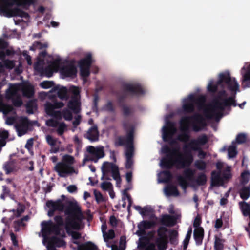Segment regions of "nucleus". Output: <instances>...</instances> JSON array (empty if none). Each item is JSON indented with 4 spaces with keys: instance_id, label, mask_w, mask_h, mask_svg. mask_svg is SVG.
Listing matches in <instances>:
<instances>
[{
    "instance_id": "12",
    "label": "nucleus",
    "mask_w": 250,
    "mask_h": 250,
    "mask_svg": "<svg viewBox=\"0 0 250 250\" xmlns=\"http://www.w3.org/2000/svg\"><path fill=\"white\" fill-rule=\"evenodd\" d=\"M208 139L206 134H203L196 139H192L188 145L184 146L183 150L196 151L201 148L202 146L205 145L208 142Z\"/></svg>"
},
{
    "instance_id": "61",
    "label": "nucleus",
    "mask_w": 250,
    "mask_h": 250,
    "mask_svg": "<svg viewBox=\"0 0 250 250\" xmlns=\"http://www.w3.org/2000/svg\"><path fill=\"white\" fill-rule=\"evenodd\" d=\"M101 188L105 191L110 190L112 189V185L109 182H104L101 184Z\"/></svg>"
},
{
    "instance_id": "54",
    "label": "nucleus",
    "mask_w": 250,
    "mask_h": 250,
    "mask_svg": "<svg viewBox=\"0 0 250 250\" xmlns=\"http://www.w3.org/2000/svg\"><path fill=\"white\" fill-rule=\"evenodd\" d=\"M162 174L164 176V178L162 180L163 182L167 183L169 182L172 177V175L171 172L169 170H165L162 172Z\"/></svg>"
},
{
    "instance_id": "38",
    "label": "nucleus",
    "mask_w": 250,
    "mask_h": 250,
    "mask_svg": "<svg viewBox=\"0 0 250 250\" xmlns=\"http://www.w3.org/2000/svg\"><path fill=\"white\" fill-rule=\"evenodd\" d=\"M114 164L111 162H104L102 165V172L103 174V176L102 179H104V177L105 176L106 173L109 172L110 170H111L113 167V166H115Z\"/></svg>"
},
{
    "instance_id": "56",
    "label": "nucleus",
    "mask_w": 250,
    "mask_h": 250,
    "mask_svg": "<svg viewBox=\"0 0 250 250\" xmlns=\"http://www.w3.org/2000/svg\"><path fill=\"white\" fill-rule=\"evenodd\" d=\"M228 152L229 158H234L237 154L236 147L234 146H229L228 148Z\"/></svg>"
},
{
    "instance_id": "23",
    "label": "nucleus",
    "mask_w": 250,
    "mask_h": 250,
    "mask_svg": "<svg viewBox=\"0 0 250 250\" xmlns=\"http://www.w3.org/2000/svg\"><path fill=\"white\" fill-rule=\"evenodd\" d=\"M68 108L75 113H78L80 110V103L78 98L75 96L73 97L67 104Z\"/></svg>"
},
{
    "instance_id": "41",
    "label": "nucleus",
    "mask_w": 250,
    "mask_h": 250,
    "mask_svg": "<svg viewBox=\"0 0 250 250\" xmlns=\"http://www.w3.org/2000/svg\"><path fill=\"white\" fill-rule=\"evenodd\" d=\"M27 112L29 114H33L34 109L37 108V102L36 100H31L27 102L26 105Z\"/></svg>"
},
{
    "instance_id": "59",
    "label": "nucleus",
    "mask_w": 250,
    "mask_h": 250,
    "mask_svg": "<svg viewBox=\"0 0 250 250\" xmlns=\"http://www.w3.org/2000/svg\"><path fill=\"white\" fill-rule=\"evenodd\" d=\"M56 98V96L53 97V101L54 102V103L52 104L53 107H54V109H59L63 107L64 105V103L62 102L57 101Z\"/></svg>"
},
{
    "instance_id": "27",
    "label": "nucleus",
    "mask_w": 250,
    "mask_h": 250,
    "mask_svg": "<svg viewBox=\"0 0 250 250\" xmlns=\"http://www.w3.org/2000/svg\"><path fill=\"white\" fill-rule=\"evenodd\" d=\"M239 205L243 216H248L250 220V204L245 201H241L239 203ZM248 225L250 227V222Z\"/></svg>"
},
{
    "instance_id": "58",
    "label": "nucleus",
    "mask_w": 250,
    "mask_h": 250,
    "mask_svg": "<svg viewBox=\"0 0 250 250\" xmlns=\"http://www.w3.org/2000/svg\"><path fill=\"white\" fill-rule=\"evenodd\" d=\"M58 128L57 130V133L59 135H62L63 134L64 130L65 128H66V124L62 122V123H59V125L57 126Z\"/></svg>"
},
{
    "instance_id": "45",
    "label": "nucleus",
    "mask_w": 250,
    "mask_h": 250,
    "mask_svg": "<svg viewBox=\"0 0 250 250\" xmlns=\"http://www.w3.org/2000/svg\"><path fill=\"white\" fill-rule=\"evenodd\" d=\"M18 208L16 209H13L12 211L14 212V215L16 217L21 216V214L24 212L25 208L24 205L19 203L18 204Z\"/></svg>"
},
{
    "instance_id": "35",
    "label": "nucleus",
    "mask_w": 250,
    "mask_h": 250,
    "mask_svg": "<svg viewBox=\"0 0 250 250\" xmlns=\"http://www.w3.org/2000/svg\"><path fill=\"white\" fill-rule=\"evenodd\" d=\"M225 240L215 235L214 237V250H223Z\"/></svg>"
},
{
    "instance_id": "10",
    "label": "nucleus",
    "mask_w": 250,
    "mask_h": 250,
    "mask_svg": "<svg viewBox=\"0 0 250 250\" xmlns=\"http://www.w3.org/2000/svg\"><path fill=\"white\" fill-rule=\"evenodd\" d=\"M162 150L167 156L162 159L161 166L164 168L170 169L174 166V160L173 157L179 153V147L177 146L170 148L168 146L165 145L162 147Z\"/></svg>"
},
{
    "instance_id": "28",
    "label": "nucleus",
    "mask_w": 250,
    "mask_h": 250,
    "mask_svg": "<svg viewBox=\"0 0 250 250\" xmlns=\"http://www.w3.org/2000/svg\"><path fill=\"white\" fill-rule=\"evenodd\" d=\"M34 68L36 70L39 71L42 75H44L47 77H50L53 75V69L49 65L43 68L42 67H40L39 63L37 62L35 64Z\"/></svg>"
},
{
    "instance_id": "26",
    "label": "nucleus",
    "mask_w": 250,
    "mask_h": 250,
    "mask_svg": "<svg viewBox=\"0 0 250 250\" xmlns=\"http://www.w3.org/2000/svg\"><path fill=\"white\" fill-rule=\"evenodd\" d=\"M160 222L162 224L166 226L170 227L175 224L176 219L173 216L164 214L162 215Z\"/></svg>"
},
{
    "instance_id": "13",
    "label": "nucleus",
    "mask_w": 250,
    "mask_h": 250,
    "mask_svg": "<svg viewBox=\"0 0 250 250\" xmlns=\"http://www.w3.org/2000/svg\"><path fill=\"white\" fill-rule=\"evenodd\" d=\"M80 74L83 78H86L90 75V68L92 63V55L87 54L86 56L78 61Z\"/></svg>"
},
{
    "instance_id": "20",
    "label": "nucleus",
    "mask_w": 250,
    "mask_h": 250,
    "mask_svg": "<svg viewBox=\"0 0 250 250\" xmlns=\"http://www.w3.org/2000/svg\"><path fill=\"white\" fill-rule=\"evenodd\" d=\"M45 112L48 115L53 117L58 120L62 118V112L60 111H55L54 107H53L52 103L47 102L44 105Z\"/></svg>"
},
{
    "instance_id": "57",
    "label": "nucleus",
    "mask_w": 250,
    "mask_h": 250,
    "mask_svg": "<svg viewBox=\"0 0 250 250\" xmlns=\"http://www.w3.org/2000/svg\"><path fill=\"white\" fill-rule=\"evenodd\" d=\"M247 136L243 133L238 134L236 137V141L238 144H241L246 142Z\"/></svg>"
},
{
    "instance_id": "17",
    "label": "nucleus",
    "mask_w": 250,
    "mask_h": 250,
    "mask_svg": "<svg viewBox=\"0 0 250 250\" xmlns=\"http://www.w3.org/2000/svg\"><path fill=\"white\" fill-rule=\"evenodd\" d=\"M176 131L175 124L173 122L167 121L166 126L163 128L162 137L164 141L167 140L168 138H171Z\"/></svg>"
},
{
    "instance_id": "5",
    "label": "nucleus",
    "mask_w": 250,
    "mask_h": 250,
    "mask_svg": "<svg viewBox=\"0 0 250 250\" xmlns=\"http://www.w3.org/2000/svg\"><path fill=\"white\" fill-rule=\"evenodd\" d=\"M55 223L51 220L43 221L41 223L42 236L44 239H47L48 236L54 234L62 237H65L64 231L61 233V227L65 226L62 217L61 215H56L54 218Z\"/></svg>"
},
{
    "instance_id": "31",
    "label": "nucleus",
    "mask_w": 250,
    "mask_h": 250,
    "mask_svg": "<svg viewBox=\"0 0 250 250\" xmlns=\"http://www.w3.org/2000/svg\"><path fill=\"white\" fill-rule=\"evenodd\" d=\"M54 91H57V96L61 100H67L68 98L67 96V89L65 87L59 88L56 86L53 88Z\"/></svg>"
},
{
    "instance_id": "2",
    "label": "nucleus",
    "mask_w": 250,
    "mask_h": 250,
    "mask_svg": "<svg viewBox=\"0 0 250 250\" xmlns=\"http://www.w3.org/2000/svg\"><path fill=\"white\" fill-rule=\"evenodd\" d=\"M218 92V95L212 101L211 104L204 110V114L208 119H214L218 122L222 117L223 112L225 107H229L230 110V106L235 107L237 104L235 100L236 92L228 98H222L226 97L227 93L224 88Z\"/></svg>"
},
{
    "instance_id": "33",
    "label": "nucleus",
    "mask_w": 250,
    "mask_h": 250,
    "mask_svg": "<svg viewBox=\"0 0 250 250\" xmlns=\"http://www.w3.org/2000/svg\"><path fill=\"white\" fill-rule=\"evenodd\" d=\"M111 172L113 178L116 181L117 186L120 187L122 180L120 177L118 167L117 165L113 166V167L111 170Z\"/></svg>"
},
{
    "instance_id": "16",
    "label": "nucleus",
    "mask_w": 250,
    "mask_h": 250,
    "mask_svg": "<svg viewBox=\"0 0 250 250\" xmlns=\"http://www.w3.org/2000/svg\"><path fill=\"white\" fill-rule=\"evenodd\" d=\"M194 173V170L190 168H188L184 171V176L182 175H178L177 176V180L178 183L183 189L186 190L189 186L187 180L192 182L193 181Z\"/></svg>"
},
{
    "instance_id": "25",
    "label": "nucleus",
    "mask_w": 250,
    "mask_h": 250,
    "mask_svg": "<svg viewBox=\"0 0 250 250\" xmlns=\"http://www.w3.org/2000/svg\"><path fill=\"white\" fill-rule=\"evenodd\" d=\"M204 236V230L203 228L200 227L194 229L193 237L197 245H201L203 243Z\"/></svg>"
},
{
    "instance_id": "30",
    "label": "nucleus",
    "mask_w": 250,
    "mask_h": 250,
    "mask_svg": "<svg viewBox=\"0 0 250 250\" xmlns=\"http://www.w3.org/2000/svg\"><path fill=\"white\" fill-rule=\"evenodd\" d=\"M155 225V223L153 221L143 220L138 225V227L140 231L144 232L145 230L150 229Z\"/></svg>"
},
{
    "instance_id": "8",
    "label": "nucleus",
    "mask_w": 250,
    "mask_h": 250,
    "mask_svg": "<svg viewBox=\"0 0 250 250\" xmlns=\"http://www.w3.org/2000/svg\"><path fill=\"white\" fill-rule=\"evenodd\" d=\"M74 163V158L69 155H64L62 162L58 163L54 167V170L61 177H66L68 174L75 172V169L71 165Z\"/></svg>"
},
{
    "instance_id": "15",
    "label": "nucleus",
    "mask_w": 250,
    "mask_h": 250,
    "mask_svg": "<svg viewBox=\"0 0 250 250\" xmlns=\"http://www.w3.org/2000/svg\"><path fill=\"white\" fill-rule=\"evenodd\" d=\"M184 158H182L181 155L179 153L178 157L174 159V166L177 167L184 168L189 167L193 161V156L190 150H184Z\"/></svg>"
},
{
    "instance_id": "49",
    "label": "nucleus",
    "mask_w": 250,
    "mask_h": 250,
    "mask_svg": "<svg viewBox=\"0 0 250 250\" xmlns=\"http://www.w3.org/2000/svg\"><path fill=\"white\" fill-rule=\"evenodd\" d=\"M231 167L227 166L226 167L225 170L222 173V177L223 180H229L232 177V175L231 174Z\"/></svg>"
},
{
    "instance_id": "3",
    "label": "nucleus",
    "mask_w": 250,
    "mask_h": 250,
    "mask_svg": "<svg viewBox=\"0 0 250 250\" xmlns=\"http://www.w3.org/2000/svg\"><path fill=\"white\" fill-rule=\"evenodd\" d=\"M194 121L192 125V129L195 132H199L206 126L207 124L203 116L196 113L190 116H184L179 121L180 130L182 133L177 137V139L182 142H187L190 137L189 132V121Z\"/></svg>"
},
{
    "instance_id": "37",
    "label": "nucleus",
    "mask_w": 250,
    "mask_h": 250,
    "mask_svg": "<svg viewBox=\"0 0 250 250\" xmlns=\"http://www.w3.org/2000/svg\"><path fill=\"white\" fill-rule=\"evenodd\" d=\"M165 192L168 196H177L179 195V192L177 187L173 185L167 186L165 188Z\"/></svg>"
},
{
    "instance_id": "14",
    "label": "nucleus",
    "mask_w": 250,
    "mask_h": 250,
    "mask_svg": "<svg viewBox=\"0 0 250 250\" xmlns=\"http://www.w3.org/2000/svg\"><path fill=\"white\" fill-rule=\"evenodd\" d=\"M87 151L90 155L83 159V165L85 164L86 161H92L97 163L99 159L104 157L105 155L103 148H95L92 146H89L87 147Z\"/></svg>"
},
{
    "instance_id": "40",
    "label": "nucleus",
    "mask_w": 250,
    "mask_h": 250,
    "mask_svg": "<svg viewBox=\"0 0 250 250\" xmlns=\"http://www.w3.org/2000/svg\"><path fill=\"white\" fill-rule=\"evenodd\" d=\"M239 195L242 199L247 200L250 196V186L243 187L239 191Z\"/></svg>"
},
{
    "instance_id": "42",
    "label": "nucleus",
    "mask_w": 250,
    "mask_h": 250,
    "mask_svg": "<svg viewBox=\"0 0 250 250\" xmlns=\"http://www.w3.org/2000/svg\"><path fill=\"white\" fill-rule=\"evenodd\" d=\"M50 240L57 247H62L66 245V242L64 240L56 237V235L52 237Z\"/></svg>"
},
{
    "instance_id": "46",
    "label": "nucleus",
    "mask_w": 250,
    "mask_h": 250,
    "mask_svg": "<svg viewBox=\"0 0 250 250\" xmlns=\"http://www.w3.org/2000/svg\"><path fill=\"white\" fill-rule=\"evenodd\" d=\"M195 167L201 171H204L207 167V163L203 160H197L194 163Z\"/></svg>"
},
{
    "instance_id": "18",
    "label": "nucleus",
    "mask_w": 250,
    "mask_h": 250,
    "mask_svg": "<svg viewBox=\"0 0 250 250\" xmlns=\"http://www.w3.org/2000/svg\"><path fill=\"white\" fill-rule=\"evenodd\" d=\"M30 122L27 118H24L20 120L19 123L15 125L18 135L21 136L25 134L27 131Z\"/></svg>"
},
{
    "instance_id": "6",
    "label": "nucleus",
    "mask_w": 250,
    "mask_h": 250,
    "mask_svg": "<svg viewBox=\"0 0 250 250\" xmlns=\"http://www.w3.org/2000/svg\"><path fill=\"white\" fill-rule=\"evenodd\" d=\"M36 2V0H0V15L9 18V9L11 7L16 6L28 9Z\"/></svg>"
},
{
    "instance_id": "19",
    "label": "nucleus",
    "mask_w": 250,
    "mask_h": 250,
    "mask_svg": "<svg viewBox=\"0 0 250 250\" xmlns=\"http://www.w3.org/2000/svg\"><path fill=\"white\" fill-rule=\"evenodd\" d=\"M77 72V68L73 62L64 66L61 69V73L66 77H74L76 76Z\"/></svg>"
},
{
    "instance_id": "21",
    "label": "nucleus",
    "mask_w": 250,
    "mask_h": 250,
    "mask_svg": "<svg viewBox=\"0 0 250 250\" xmlns=\"http://www.w3.org/2000/svg\"><path fill=\"white\" fill-rule=\"evenodd\" d=\"M224 181L221 176V171L213 170L211 173V186L218 187L223 184Z\"/></svg>"
},
{
    "instance_id": "48",
    "label": "nucleus",
    "mask_w": 250,
    "mask_h": 250,
    "mask_svg": "<svg viewBox=\"0 0 250 250\" xmlns=\"http://www.w3.org/2000/svg\"><path fill=\"white\" fill-rule=\"evenodd\" d=\"M241 184L245 185L247 184L250 178V172L248 170L244 171L241 174Z\"/></svg>"
},
{
    "instance_id": "53",
    "label": "nucleus",
    "mask_w": 250,
    "mask_h": 250,
    "mask_svg": "<svg viewBox=\"0 0 250 250\" xmlns=\"http://www.w3.org/2000/svg\"><path fill=\"white\" fill-rule=\"evenodd\" d=\"M65 120L71 121L73 118V115L71 112L67 108H64L62 111V117Z\"/></svg>"
},
{
    "instance_id": "51",
    "label": "nucleus",
    "mask_w": 250,
    "mask_h": 250,
    "mask_svg": "<svg viewBox=\"0 0 250 250\" xmlns=\"http://www.w3.org/2000/svg\"><path fill=\"white\" fill-rule=\"evenodd\" d=\"M134 153V146L133 143L130 144L126 146L125 150V157L126 158H132Z\"/></svg>"
},
{
    "instance_id": "36",
    "label": "nucleus",
    "mask_w": 250,
    "mask_h": 250,
    "mask_svg": "<svg viewBox=\"0 0 250 250\" xmlns=\"http://www.w3.org/2000/svg\"><path fill=\"white\" fill-rule=\"evenodd\" d=\"M97 247L91 242L81 244L78 247L77 250H97Z\"/></svg>"
},
{
    "instance_id": "62",
    "label": "nucleus",
    "mask_w": 250,
    "mask_h": 250,
    "mask_svg": "<svg viewBox=\"0 0 250 250\" xmlns=\"http://www.w3.org/2000/svg\"><path fill=\"white\" fill-rule=\"evenodd\" d=\"M54 85V83L52 81H44L40 83V86L44 89H47L52 87Z\"/></svg>"
},
{
    "instance_id": "1",
    "label": "nucleus",
    "mask_w": 250,
    "mask_h": 250,
    "mask_svg": "<svg viewBox=\"0 0 250 250\" xmlns=\"http://www.w3.org/2000/svg\"><path fill=\"white\" fill-rule=\"evenodd\" d=\"M46 206L56 211L64 212L66 217L65 218V229L67 233L71 229L78 230L80 228V223L84 219V216L81 207L77 202L67 200L64 204L61 199L55 201L48 200Z\"/></svg>"
},
{
    "instance_id": "24",
    "label": "nucleus",
    "mask_w": 250,
    "mask_h": 250,
    "mask_svg": "<svg viewBox=\"0 0 250 250\" xmlns=\"http://www.w3.org/2000/svg\"><path fill=\"white\" fill-rule=\"evenodd\" d=\"M85 137L91 142H95L99 139V132L96 126L91 127L87 131Z\"/></svg>"
},
{
    "instance_id": "44",
    "label": "nucleus",
    "mask_w": 250,
    "mask_h": 250,
    "mask_svg": "<svg viewBox=\"0 0 250 250\" xmlns=\"http://www.w3.org/2000/svg\"><path fill=\"white\" fill-rule=\"evenodd\" d=\"M15 168V162L14 161L7 162L3 166V169L5 171L6 174H9L12 172Z\"/></svg>"
},
{
    "instance_id": "64",
    "label": "nucleus",
    "mask_w": 250,
    "mask_h": 250,
    "mask_svg": "<svg viewBox=\"0 0 250 250\" xmlns=\"http://www.w3.org/2000/svg\"><path fill=\"white\" fill-rule=\"evenodd\" d=\"M94 194L96 201L98 203L104 201L103 196L100 191L95 190L94 191Z\"/></svg>"
},
{
    "instance_id": "63",
    "label": "nucleus",
    "mask_w": 250,
    "mask_h": 250,
    "mask_svg": "<svg viewBox=\"0 0 250 250\" xmlns=\"http://www.w3.org/2000/svg\"><path fill=\"white\" fill-rule=\"evenodd\" d=\"M11 109V107L9 105H6L2 102H0V112L2 111L4 114L7 113Z\"/></svg>"
},
{
    "instance_id": "34",
    "label": "nucleus",
    "mask_w": 250,
    "mask_h": 250,
    "mask_svg": "<svg viewBox=\"0 0 250 250\" xmlns=\"http://www.w3.org/2000/svg\"><path fill=\"white\" fill-rule=\"evenodd\" d=\"M133 208L135 209L138 211L140 214L143 216H146L152 212V208L151 207L148 206H146L142 208L140 206L134 205Z\"/></svg>"
},
{
    "instance_id": "7",
    "label": "nucleus",
    "mask_w": 250,
    "mask_h": 250,
    "mask_svg": "<svg viewBox=\"0 0 250 250\" xmlns=\"http://www.w3.org/2000/svg\"><path fill=\"white\" fill-rule=\"evenodd\" d=\"M122 126L126 132V135H119L114 140V146L116 147L122 146L134 143L135 127L128 121L125 120L122 122Z\"/></svg>"
},
{
    "instance_id": "50",
    "label": "nucleus",
    "mask_w": 250,
    "mask_h": 250,
    "mask_svg": "<svg viewBox=\"0 0 250 250\" xmlns=\"http://www.w3.org/2000/svg\"><path fill=\"white\" fill-rule=\"evenodd\" d=\"M115 234L113 229H109L108 232H105L103 234L104 241L107 242L109 240L113 239L115 238Z\"/></svg>"
},
{
    "instance_id": "22",
    "label": "nucleus",
    "mask_w": 250,
    "mask_h": 250,
    "mask_svg": "<svg viewBox=\"0 0 250 250\" xmlns=\"http://www.w3.org/2000/svg\"><path fill=\"white\" fill-rule=\"evenodd\" d=\"M18 16L21 18L28 19L29 15L28 13L23 11L18 7H11L9 9V18Z\"/></svg>"
},
{
    "instance_id": "52",
    "label": "nucleus",
    "mask_w": 250,
    "mask_h": 250,
    "mask_svg": "<svg viewBox=\"0 0 250 250\" xmlns=\"http://www.w3.org/2000/svg\"><path fill=\"white\" fill-rule=\"evenodd\" d=\"M220 85L218 84V82L216 84H213L212 82H210L208 85L207 88L209 92L215 93L218 90V87Z\"/></svg>"
},
{
    "instance_id": "11",
    "label": "nucleus",
    "mask_w": 250,
    "mask_h": 250,
    "mask_svg": "<svg viewBox=\"0 0 250 250\" xmlns=\"http://www.w3.org/2000/svg\"><path fill=\"white\" fill-rule=\"evenodd\" d=\"M205 102V98L203 96L195 97L193 95H190L188 98L185 100L182 105L183 111L185 113H191L194 111L195 104L203 105Z\"/></svg>"
},
{
    "instance_id": "29",
    "label": "nucleus",
    "mask_w": 250,
    "mask_h": 250,
    "mask_svg": "<svg viewBox=\"0 0 250 250\" xmlns=\"http://www.w3.org/2000/svg\"><path fill=\"white\" fill-rule=\"evenodd\" d=\"M207 182V177L204 172L198 173L196 178H194L192 183H195L198 186H203L206 184Z\"/></svg>"
},
{
    "instance_id": "60",
    "label": "nucleus",
    "mask_w": 250,
    "mask_h": 250,
    "mask_svg": "<svg viewBox=\"0 0 250 250\" xmlns=\"http://www.w3.org/2000/svg\"><path fill=\"white\" fill-rule=\"evenodd\" d=\"M12 101L13 105L15 107H21L23 104L21 99L19 96L13 98Z\"/></svg>"
},
{
    "instance_id": "55",
    "label": "nucleus",
    "mask_w": 250,
    "mask_h": 250,
    "mask_svg": "<svg viewBox=\"0 0 250 250\" xmlns=\"http://www.w3.org/2000/svg\"><path fill=\"white\" fill-rule=\"evenodd\" d=\"M2 65L3 66V69L5 68L7 69H11L15 66L14 62L12 60L9 59H6L3 62Z\"/></svg>"
},
{
    "instance_id": "32",
    "label": "nucleus",
    "mask_w": 250,
    "mask_h": 250,
    "mask_svg": "<svg viewBox=\"0 0 250 250\" xmlns=\"http://www.w3.org/2000/svg\"><path fill=\"white\" fill-rule=\"evenodd\" d=\"M21 91L24 97L31 98L34 94V89L31 85H24L21 88Z\"/></svg>"
},
{
    "instance_id": "47",
    "label": "nucleus",
    "mask_w": 250,
    "mask_h": 250,
    "mask_svg": "<svg viewBox=\"0 0 250 250\" xmlns=\"http://www.w3.org/2000/svg\"><path fill=\"white\" fill-rule=\"evenodd\" d=\"M48 46L47 43H42L40 41H35L33 43L32 46L30 47V50H35L37 49H42L46 48Z\"/></svg>"
},
{
    "instance_id": "4",
    "label": "nucleus",
    "mask_w": 250,
    "mask_h": 250,
    "mask_svg": "<svg viewBox=\"0 0 250 250\" xmlns=\"http://www.w3.org/2000/svg\"><path fill=\"white\" fill-rule=\"evenodd\" d=\"M124 93L118 97V102L120 107L121 108L123 115L126 118L132 116L134 113V108L127 104H124L125 99L127 97L126 93H129L132 96H139L144 93V90L139 84H133L125 83L123 85Z\"/></svg>"
},
{
    "instance_id": "39",
    "label": "nucleus",
    "mask_w": 250,
    "mask_h": 250,
    "mask_svg": "<svg viewBox=\"0 0 250 250\" xmlns=\"http://www.w3.org/2000/svg\"><path fill=\"white\" fill-rule=\"evenodd\" d=\"M155 243L158 250H166L167 248L168 239H156Z\"/></svg>"
},
{
    "instance_id": "43",
    "label": "nucleus",
    "mask_w": 250,
    "mask_h": 250,
    "mask_svg": "<svg viewBox=\"0 0 250 250\" xmlns=\"http://www.w3.org/2000/svg\"><path fill=\"white\" fill-rule=\"evenodd\" d=\"M168 229L165 227H160L157 230L158 238L157 239H168L167 232Z\"/></svg>"
},
{
    "instance_id": "9",
    "label": "nucleus",
    "mask_w": 250,
    "mask_h": 250,
    "mask_svg": "<svg viewBox=\"0 0 250 250\" xmlns=\"http://www.w3.org/2000/svg\"><path fill=\"white\" fill-rule=\"evenodd\" d=\"M218 84L221 88L227 87L232 92L239 91V85L235 78L232 79L229 72L220 73L219 75Z\"/></svg>"
}]
</instances>
